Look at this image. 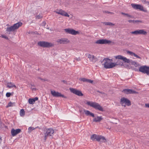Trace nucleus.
<instances>
[{
	"instance_id": "45",
	"label": "nucleus",
	"mask_w": 149,
	"mask_h": 149,
	"mask_svg": "<svg viewBox=\"0 0 149 149\" xmlns=\"http://www.w3.org/2000/svg\"><path fill=\"white\" fill-rule=\"evenodd\" d=\"M2 37L3 38H5L6 39H8V38L7 36H6L2 35Z\"/></svg>"
},
{
	"instance_id": "14",
	"label": "nucleus",
	"mask_w": 149,
	"mask_h": 149,
	"mask_svg": "<svg viewBox=\"0 0 149 149\" xmlns=\"http://www.w3.org/2000/svg\"><path fill=\"white\" fill-rule=\"evenodd\" d=\"M115 58L116 59H121L125 63H130V60L129 59H128L126 57H124L121 55H119L116 56Z\"/></svg>"
},
{
	"instance_id": "10",
	"label": "nucleus",
	"mask_w": 149,
	"mask_h": 149,
	"mask_svg": "<svg viewBox=\"0 0 149 149\" xmlns=\"http://www.w3.org/2000/svg\"><path fill=\"white\" fill-rule=\"evenodd\" d=\"M70 90L71 92L79 96H82L83 95V94L81 93V91L78 90L74 88H70Z\"/></svg>"
},
{
	"instance_id": "54",
	"label": "nucleus",
	"mask_w": 149,
	"mask_h": 149,
	"mask_svg": "<svg viewBox=\"0 0 149 149\" xmlns=\"http://www.w3.org/2000/svg\"><path fill=\"white\" fill-rule=\"evenodd\" d=\"M31 89H32V90H36V88H31Z\"/></svg>"
},
{
	"instance_id": "8",
	"label": "nucleus",
	"mask_w": 149,
	"mask_h": 149,
	"mask_svg": "<svg viewBox=\"0 0 149 149\" xmlns=\"http://www.w3.org/2000/svg\"><path fill=\"white\" fill-rule=\"evenodd\" d=\"M131 33L135 35L139 34L146 35L147 33V32L143 29H139L132 31Z\"/></svg>"
},
{
	"instance_id": "23",
	"label": "nucleus",
	"mask_w": 149,
	"mask_h": 149,
	"mask_svg": "<svg viewBox=\"0 0 149 149\" xmlns=\"http://www.w3.org/2000/svg\"><path fill=\"white\" fill-rule=\"evenodd\" d=\"M22 24V22H18L17 23L14 24L13 25L15 29L16 30L18 29L19 27L21 26Z\"/></svg>"
},
{
	"instance_id": "1",
	"label": "nucleus",
	"mask_w": 149,
	"mask_h": 149,
	"mask_svg": "<svg viewBox=\"0 0 149 149\" xmlns=\"http://www.w3.org/2000/svg\"><path fill=\"white\" fill-rule=\"evenodd\" d=\"M112 60V59H110L108 58H104L103 61H105L103 64L104 67L105 68L107 69L112 68L116 65H118L122 66L123 63L120 61L119 60H118V61L116 63H111Z\"/></svg>"
},
{
	"instance_id": "18",
	"label": "nucleus",
	"mask_w": 149,
	"mask_h": 149,
	"mask_svg": "<svg viewBox=\"0 0 149 149\" xmlns=\"http://www.w3.org/2000/svg\"><path fill=\"white\" fill-rule=\"evenodd\" d=\"M21 131V130L20 129H18L15 130L14 129H13L11 130V134L13 136H14L20 133Z\"/></svg>"
},
{
	"instance_id": "35",
	"label": "nucleus",
	"mask_w": 149,
	"mask_h": 149,
	"mask_svg": "<svg viewBox=\"0 0 149 149\" xmlns=\"http://www.w3.org/2000/svg\"><path fill=\"white\" fill-rule=\"evenodd\" d=\"M107 25L114 26V24L111 22H107Z\"/></svg>"
},
{
	"instance_id": "25",
	"label": "nucleus",
	"mask_w": 149,
	"mask_h": 149,
	"mask_svg": "<svg viewBox=\"0 0 149 149\" xmlns=\"http://www.w3.org/2000/svg\"><path fill=\"white\" fill-rule=\"evenodd\" d=\"M15 30V27H14V25H13L9 27H8L7 28L6 31H7V33H8V32L10 33L11 31H13Z\"/></svg>"
},
{
	"instance_id": "11",
	"label": "nucleus",
	"mask_w": 149,
	"mask_h": 149,
	"mask_svg": "<svg viewBox=\"0 0 149 149\" xmlns=\"http://www.w3.org/2000/svg\"><path fill=\"white\" fill-rule=\"evenodd\" d=\"M65 31L68 33L73 35H76L79 33L78 31H77L73 29H64Z\"/></svg>"
},
{
	"instance_id": "44",
	"label": "nucleus",
	"mask_w": 149,
	"mask_h": 149,
	"mask_svg": "<svg viewBox=\"0 0 149 149\" xmlns=\"http://www.w3.org/2000/svg\"><path fill=\"white\" fill-rule=\"evenodd\" d=\"M127 53L128 54H129L130 55L132 56H133V54L134 53L130 51H128L127 52Z\"/></svg>"
},
{
	"instance_id": "30",
	"label": "nucleus",
	"mask_w": 149,
	"mask_h": 149,
	"mask_svg": "<svg viewBox=\"0 0 149 149\" xmlns=\"http://www.w3.org/2000/svg\"><path fill=\"white\" fill-rule=\"evenodd\" d=\"M14 103H12L10 102L8 103V104L6 106V107L7 108L10 107H13L14 106Z\"/></svg>"
},
{
	"instance_id": "29",
	"label": "nucleus",
	"mask_w": 149,
	"mask_h": 149,
	"mask_svg": "<svg viewBox=\"0 0 149 149\" xmlns=\"http://www.w3.org/2000/svg\"><path fill=\"white\" fill-rule=\"evenodd\" d=\"M132 65H134L135 67H136L139 65V64L135 61L131 60L130 61V63Z\"/></svg>"
},
{
	"instance_id": "53",
	"label": "nucleus",
	"mask_w": 149,
	"mask_h": 149,
	"mask_svg": "<svg viewBox=\"0 0 149 149\" xmlns=\"http://www.w3.org/2000/svg\"><path fill=\"white\" fill-rule=\"evenodd\" d=\"M102 23L105 25H107V22H102Z\"/></svg>"
},
{
	"instance_id": "4",
	"label": "nucleus",
	"mask_w": 149,
	"mask_h": 149,
	"mask_svg": "<svg viewBox=\"0 0 149 149\" xmlns=\"http://www.w3.org/2000/svg\"><path fill=\"white\" fill-rule=\"evenodd\" d=\"M120 102L122 106L124 107H126V105L129 106L131 104V101L125 97H123L121 98Z\"/></svg>"
},
{
	"instance_id": "32",
	"label": "nucleus",
	"mask_w": 149,
	"mask_h": 149,
	"mask_svg": "<svg viewBox=\"0 0 149 149\" xmlns=\"http://www.w3.org/2000/svg\"><path fill=\"white\" fill-rule=\"evenodd\" d=\"M79 80H80L81 81H83L84 82H87L88 79H86L85 78H82L79 79Z\"/></svg>"
},
{
	"instance_id": "24",
	"label": "nucleus",
	"mask_w": 149,
	"mask_h": 149,
	"mask_svg": "<svg viewBox=\"0 0 149 149\" xmlns=\"http://www.w3.org/2000/svg\"><path fill=\"white\" fill-rule=\"evenodd\" d=\"M15 30V27H14V25H13L9 27H8L7 28L6 31H7V33H8V32L10 33L11 31H13Z\"/></svg>"
},
{
	"instance_id": "31",
	"label": "nucleus",
	"mask_w": 149,
	"mask_h": 149,
	"mask_svg": "<svg viewBox=\"0 0 149 149\" xmlns=\"http://www.w3.org/2000/svg\"><path fill=\"white\" fill-rule=\"evenodd\" d=\"M35 128L32 127H30L28 128V130L29 132H31L32 130H34Z\"/></svg>"
},
{
	"instance_id": "52",
	"label": "nucleus",
	"mask_w": 149,
	"mask_h": 149,
	"mask_svg": "<svg viewBox=\"0 0 149 149\" xmlns=\"http://www.w3.org/2000/svg\"><path fill=\"white\" fill-rule=\"evenodd\" d=\"M105 12L106 13H111V14H113V13L112 12H109V11H105Z\"/></svg>"
},
{
	"instance_id": "9",
	"label": "nucleus",
	"mask_w": 149,
	"mask_h": 149,
	"mask_svg": "<svg viewBox=\"0 0 149 149\" xmlns=\"http://www.w3.org/2000/svg\"><path fill=\"white\" fill-rule=\"evenodd\" d=\"M111 42V41L110 40H108L106 39H100L97 40L95 43L97 44H109Z\"/></svg>"
},
{
	"instance_id": "15",
	"label": "nucleus",
	"mask_w": 149,
	"mask_h": 149,
	"mask_svg": "<svg viewBox=\"0 0 149 149\" xmlns=\"http://www.w3.org/2000/svg\"><path fill=\"white\" fill-rule=\"evenodd\" d=\"M54 12L58 14L68 17H69V15L67 13L61 9L59 10H57Z\"/></svg>"
},
{
	"instance_id": "43",
	"label": "nucleus",
	"mask_w": 149,
	"mask_h": 149,
	"mask_svg": "<svg viewBox=\"0 0 149 149\" xmlns=\"http://www.w3.org/2000/svg\"><path fill=\"white\" fill-rule=\"evenodd\" d=\"M84 109H83V108H80L79 109V111L80 112V113H81L83 111H84Z\"/></svg>"
},
{
	"instance_id": "42",
	"label": "nucleus",
	"mask_w": 149,
	"mask_h": 149,
	"mask_svg": "<svg viewBox=\"0 0 149 149\" xmlns=\"http://www.w3.org/2000/svg\"><path fill=\"white\" fill-rule=\"evenodd\" d=\"M46 24V22L45 21H43L41 24V25L43 26H45Z\"/></svg>"
},
{
	"instance_id": "16",
	"label": "nucleus",
	"mask_w": 149,
	"mask_h": 149,
	"mask_svg": "<svg viewBox=\"0 0 149 149\" xmlns=\"http://www.w3.org/2000/svg\"><path fill=\"white\" fill-rule=\"evenodd\" d=\"M122 92L126 94H134L136 93V92L132 89H125L122 91Z\"/></svg>"
},
{
	"instance_id": "34",
	"label": "nucleus",
	"mask_w": 149,
	"mask_h": 149,
	"mask_svg": "<svg viewBox=\"0 0 149 149\" xmlns=\"http://www.w3.org/2000/svg\"><path fill=\"white\" fill-rule=\"evenodd\" d=\"M126 16L127 17H129V18H134V17L133 16H132V15H130V14H129L128 13L127 14V15Z\"/></svg>"
},
{
	"instance_id": "51",
	"label": "nucleus",
	"mask_w": 149,
	"mask_h": 149,
	"mask_svg": "<svg viewBox=\"0 0 149 149\" xmlns=\"http://www.w3.org/2000/svg\"><path fill=\"white\" fill-rule=\"evenodd\" d=\"M37 78L38 79H40V80H42H42L45 81V80H44L43 79H42L41 78L39 77H38Z\"/></svg>"
},
{
	"instance_id": "48",
	"label": "nucleus",
	"mask_w": 149,
	"mask_h": 149,
	"mask_svg": "<svg viewBox=\"0 0 149 149\" xmlns=\"http://www.w3.org/2000/svg\"><path fill=\"white\" fill-rule=\"evenodd\" d=\"M145 106L146 107L149 108V104H146Z\"/></svg>"
},
{
	"instance_id": "6",
	"label": "nucleus",
	"mask_w": 149,
	"mask_h": 149,
	"mask_svg": "<svg viewBox=\"0 0 149 149\" xmlns=\"http://www.w3.org/2000/svg\"><path fill=\"white\" fill-rule=\"evenodd\" d=\"M139 71L143 74L149 75V66L146 65L141 66L139 68Z\"/></svg>"
},
{
	"instance_id": "50",
	"label": "nucleus",
	"mask_w": 149,
	"mask_h": 149,
	"mask_svg": "<svg viewBox=\"0 0 149 149\" xmlns=\"http://www.w3.org/2000/svg\"><path fill=\"white\" fill-rule=\"evenodd\" d=\"M35 100V102L36 100H38V98L37 97H36L34 98H33Z\"/></svg>"
},
{
	"instance_id": "3",
	"label": "nucleus",
	"mask_w": 149,
	"mask_h": 149,
	"mask_svg": "<svg viewBox=\"0 0 149 149\" xmlns=\"http://www.w3.org/2000/svg\"><path fill=\"white\" fill-rule=\"evenodd\" d=\"M38 46L42 47H49L54 46V44L52 43L44 41L38 42Z\"/></svg>"
},
{
	"instance_id": "2",
	"label": "nucleus",
	"mask_w": 149,
	"mask_h": 149,
	"mask_svg": "<svg viewBox=\"0 0 149 149\" xmlns=\"http://www.w3.org/2000/svg\"><path fill=\"white\" fill-rule=\"evenodd\" d=\"M85 102H86V103L85 102L86 104L88 105L93 107L95 109H97L102 111H104L103 108L98 103L95 102L88 101L87 100H86Z\"/></svg>"
},
{
	"instance_id": "58",
	"label": "nucleus",
	"mask_w": 149,
	"mask_h": 149,
	"mask_svg": "<svg viewBox=\"0 0 149 149\" xmlns=\"http://www.w3.org/2000/svg\"><path fill=\"white\" fill-rule=\"evenodd\" d=\"M31 86H33V85H31Z\"/></svg>"
},
{
	"instance_id": "13",
	"label": "nucleus",
	"mask_w": 149,
	"mask_h": 149,
	"mask_svg": "<svg viewBox=\"0 0 149 149\" xmlns=\"http://www.w3.org/2000/svg\"><path fill=\"white\" fill-rule=\"evenodd\" d=\"M90 60L93 63L97 61V59L93 55L87 54H86Z\"/></svg>"
},
{
	"instance_id": "47",
	"label": "nucleus",
	"mask_w": 149,
	"mask_h": 149,
	"mask_svg": "<svg viewBox=\"0 0 149 149\" xmlns=\"http://www.w3.org/2000/svg\"><path fill=\"white\" fill-rule=\"evenodd\" d=\"M75 59L77 61H79L81 60L79 57L78 58H75Z\"/></svg>"
},
{
	"instance_id": "56",
	"label": "nucleus",
	"mask_w": 149,
	"mask_h": 149,
	"mask_svg": "<svg viewBox=\"0 0 149 149\" xmlns=\"http://www.w3.org/2000/svg\"><path fill=\"white\" fill-rule=\"evenodd\" d=\"M63 81L64 83H65L66 82V81H65V80H63Z\"/></svg>"
},
{
	"instance_id": "12",
	"label": "nucleus",
	"mask_w": 149,
	"mask_h": 149,
	"mask_svg": "<svg viewBox=\"0 0 149 149\" xmlns=\"http://www.w3.org/2000/svg\"><path fill=\"white\" fill-rule=\"evenodd\" d=\"M131 6L132 7L136 10L139 9L140 10L145 11L143 10V7L141 5L135 4H132Z\"/></svg>"
},
{
	"instance_id": "40",
	"label": "nucleus",
	"mask_w": 149,
	"mask_h": 149,
	"mask_svg": "<svg viewBox=\"0 0 149 149\" xmlns=\"http://www.w3.org/2000/svg\"><path fill=\"white\" fill-rule=\"evenodd\" d=\"M133 55L135 57H136V58H140V59L141 58V57L139 56H138L137 54H135L134 53L133 54Z\"/></svg>"
},
{
	"instance_id": "33",
	"label": "nucleus",
	"mask_w": 149,
	"mask_h": 149,
	"mask_svg": "<svg viewBox=\"0 0 149 149\" xmlns=\"http://www.w3.org/2000/svg\"><path fill=\"white\" fill-rule=\"evenodd\" d=\"M142 21L139 20H134V24L137 23L139 24V23H142Z\"/></svg>"
},
{
	"instance_id": "57",
	"label": "nucleus",
	"mask_w": 149,
	"mask_h": 149,
	"mask_svg": "<svg viewBox=\"0 0 149 149\" xmlns=\"http://www.w3.org/2000/svg\"><path fill=\"white\" fill-rule=\"evenodd\" d=\"M48 29H49V28H47Z\"/></svg>"
},
{
	"instance_id": "5",
	"label": "nucleus",
	"mask_w": 149,
	"mask_h": 149,
	"mask_svg": "<svg viewBox=\"0 0 149 149\" xmlns=\"http://www.w3.org/2000/svg\"><path fill=\"white\" fill-rule=\"evenodd\" d=\"M54 132V130L52 128H49L46 130V132L44 133L45 134L44 140L45 141L47 137L51 136L53 134Z\"/></svg>"
},
{
	"instance_id": "28",
	"label": "nucleus",
	"mask_w": 149,
	"mask_h": 149,
	"mask_svg": "<svg viewBox=\"0 0 149 149\" xmlns=\"http://www.w3.org/2000/svg\"><path fill=\"white\" fill-rule=\"evenodd\" d=\"M28 101L29 103L30 104H33L35 102V100L33 98H29Z\"/></svg>"
},
{
	"instance_id": "55",
	"label": "nucleus",
	"mask_w": 149,
	"mask_h": 149,
	"mask_svg": "<svg viewBox=\"0 0 149 149\" xmlns=\"http://www.w3.org/2000/svg\"><path fill=\"white\" fill-rule=\"evenodd\" d=\"M2 141V139L1 138H0V143H1Z\"/></svg>"
},
{
	"instance_id": "26",
	"label": "nucleus",
	"mask_w": 149,
	"mask_h": 149,
	"mask_svg": "<svg viewBox=\"0 0 149 149\" xmlns=\"http://www.w3.org/2000/svg\"><path fill=\"white\" fill-rule=\"evenodd\" d=\"M7 87L9 88H11L13 87L16 88V86L11 82H8L7 83Z\"/></svg>"
},
{
	"instance_id": "22",
	"label": "nucleus",
	"mask_w": 149,
	"mask_h": 149,
	"mask_svg": "<svg viewBox=\"0 0 149 149\" xmlns=\"http://www.w3.org/2000/svg\"><path fill=\"white\" fill-rule=\"evenodd\" d=\"M102 119L103 118L101 116H97L96 118H95L93 119V121L94 122H100Z\"/></svg>"
},
{
	"instance_id": "19",
	"label": "nucleus",
	"mask_w": 149,
	"mask_h": 149,
	"mask_svg": "<svg viewBox=\"0 0 149 149\" xmlns=\"http://www.w3.org/2000/svg\"><path fill=\"white\" fill-rule=\"evenodd\" d=\"M98 139L97 141L100 142V143H106L107 142V140L105 138L101 135H99Z\"/></svg>"
},
{
	"instance_id": "41",
	"label": "nucleus",
	"mask_w": 149,
	"mask_h": 149,
	"mask_svg": "<svg viewBox=\"0 0 149 149\" xmlns=\"http://www.w3.org/2000/svg\"><path fill=\"white\" fill-rule=\"evenodd\" d=\"M11 93H7L6 94V96L7 97H9L10 96Z\"/></svg>"
},
{
	"instance_id": "17",
	"label": "nucleus",
	"mask_w": 149,
	"mask_h": 149,
	"mask_svg": "<svg viewBox=\"0 0 149 149\" xmlns=\"http://www.w3.org/2000/svg\"><path fill=\"white\" fill-rule=\"evenodd\" d=\"M69 41L68 39L67 38H62L60 39H58L57 41V42L58 43L61 44H67L68 43Z\"/></svg>"
},
{
	"instance_id": "46",
	"label": "nucleus",
	"mask_w": 149,
	"mask_h": 149,
	"mask_svg": "<svg viewBox=\"0 0 149 149\" xmlns=\"http://www.w3.org/2000/svg\"><path fill=\"white\" fill-rule=\"evenodd\" d=\"M128 22H129V23H132V22H133V23H134V20H128Z\"/></svg>"
},
{
	"instance_id": "37",
	"label": "nucleus",
	"mask_w": 149,
	"mask_h": 149,
	"mask_svg": "<svg viewBox=\"0 0 149 149\" xmlns=\"http://www.w3.org/2000/svg\"><path fill=\"white\" fill-rule=\"evenodd\" d=\"M42 16L41 15H38L36 16V18L38 19H40L42 17Z\"/></svg>"
},
{
	"instance_id": "49",
	"label": "nucleus",
	"mask_w": 149,
	"mask_h": 149,
	"mask_svg": "<svg viewBox=\"0 0 149 149\" xmlns=\"http://www.w3.org/2000/svg\"><path fill=\"white\" fill-rule=\"evenodd\" d=\"M121 14L122 15H124L126 16L127 13H123V12H121Z\"/></svg>"
},
{
	"instance_id": "38",
	"label": "nucleus",
	"mask_w": 149,
	"mask_h": 149,
	"mask_svg": "<svg viewBox=\"0 0 149 149\" xmlns=\"http://www.w3.org/2000/svg\"><path fill=\"white\" fill-rule=\"evenodd\" d=\"M97 92H98V93H100L104 94V96H106L107 95V94H106L105 93H104V92H100V91H97Z\"/></svg>"
},
{
	"instance_id": "20",
	"label": "nucleus",
	"mask_w": 149,
	"mask_h": 149,
	"mask_svg": "<svg viewBox=\"0 0 149 149\" xmlns=\"http://www.w3.org/2000/svg\"><path fill=\"white\" fill-rule=\"evenodd\" d=\"M99 135H97L94 134L91 136V139L93 141H98V139L99 138Z\"/></svg>"
},
{
	"instance_id": "21",
	"label": "nucleus",
	"mask_w": 149,
	"mask_h": 149,
	"mask_svg": "<svg viewBox=\"0 0 149 149\" xmlns=\"http://www.w3.org/2000/svg\"><path fill=\"white\" fill-rule=\"evenodd\" d=\"M84 112L86 116H90L93 117H95L94 114L90 112L89 111L84 109Z\"/></svg>"
},
{
	"instance_id": "36",
	"label": "nucleus",
	"mask_w": 149,
	"mask_h": 149,
	"mask_svg": "<svg viewBox=\"0 0 149 149\" xmlns=\"http://www.w3.org/2000/svg\"><path fill=\"white\" fill-rule=\"evenodd\" d=\"M142 1L144 4L147 3L149 4V1H146V0H141Z\"/></svg>"
},
{
	"instance_id": "7",
	"label": "nucleus",
	"mask_w": 149,
	"mask_h": 149,
	"mask_svg": "<svg viewBox=\"0 0 149 149\" xmlns=\"http://www.w3.org/2000/svg\"><path fill=\"white\" fill-rule=\"evenodd\" d=\"M51 93L52 95L54 97H62L64 98H66L67 97L61 94V93L58 92H56L54 90H51Z\"/></svg>"
},
{
	"instance_id": "39",
	"label": "nucleus",
	"mask_w": 149,
	"mask_h": 149,
	"mask_svg": "<svg viewBox=\"0 0 149 149\" xmlns=\"http://www.w3.org/2000/svg\"><path fill=\"white\" fill-rule=\"evenodd\" d=\"M87 82L93 84L94 81L93 80H92L91 79H88Z\"/></svg>"
},
{
	"instance_id": "27",
	"label": "nucleus",
	"mask_w": 149,
	"mask_h": 149,
	"mask_svg": "<svg viewBox=\"0 0 149 149\" xmlns=\"http://www.w3.org/2000/svg\"><path fill=\"white\" fill-rule=\"evenodd\" d=\"M25 114V112L24 110L23 109H21L20 111V114L21 116H23Z\"/></svg>"
}]
</instances>
